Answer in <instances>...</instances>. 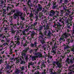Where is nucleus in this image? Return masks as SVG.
<instances>
[{
  "mask_svg": "<svg viewBox=\"0 0 74 74\" xmlns=\"http://www.w3.org/2000/svg\"><path fill=\"white\" fill-rule=\"evenodd\" d=\"M17 21L16 24H15L13 26V27L14 29H17L20 30L19 32H18V33H22L23 35H25V32L26 30L25 29L21 30L23 29V23L22 21H19V18H17Z\"/></svg>",
  "mask_w": 74,
  "mask_h": 74,
  "instance_id": "obj_1",
  "label": "nucleus"
},
{
  "mask_svg": "<svg viewBox=\"0 0 74 74\" xmlns=\"http://www.w3.org/2000/svg\"><path fill=\"white\" fill-rule=\"evenodd\" d=\"M45 38L42 37V39L40 40L41 44H42L43 45H45L46 44H49L51 45H53V42H54V40H53V41H49L47 42H45Z\"/></svg>",
  "mask_w": 74,
  "mask_h": 74,
  "instance_id": "obj_2",
  "label": "nucleus"
},
{
  "mask_svg": "<svg viewBox=\"0 0 74 74\" xmlns=\"http://www.w3.org/2000/svg\"><path fill=\"white\" fill-rule=\"evenodd\" d=\"M19 36V34H16V35L14 37V40H16V41H15V42H16V44L17 45H19V44H20V42L19 41L20 40V38Z\"/></svg>",
  "mask_w": 74,
  "mask_h": 74,
  "instance_id": "obj_3",
  "label": "nucleus"
},
{
  "mask_svg": "<svg viewBox=\"0 0 74 74\" xmlns=\"http://www.w3.org/2000/svg\"><path fill=\"white\" fill-rule=\"evenodd\" d=\"M64 46H65V47H64V49L65 50H67V49H69V48H70V49H71V51L72 52H73V54L74 55V45H72L71 47H70L69 45H66L65 44L64 45Z\"/></svg>",
  "mask_w": 74,
  "mask_h": 74,
  "instance_id": "obj_4",
  "label": "nucleus"
},
{
  "mask_svg": "<svg viewBox=\"0 0 74 74\" xmlns=\"http://www.w3.org/2000/svg\"><path fill=\"white\" fill-rule=\"evenodd\" d=\"M28 8H29L30 11H31V12H33L34 14L35 15H37L38 14L39 11L37 10H36L35 9L34 10L33 8H31L30 7H28Z\"/></svg>",
  "mask_w": 74,
  "mask_h": 74,
  "instance_id": "obj_5",
  "label": "nucleus"
},
{
  "mask_svg": "<svg viewBox=\"0 0 74 74\" xmlns=\"http://www.w3.org/2000/svg\"><path fill=\"white\" fill-rule=\"evenodd\" d=\"M21 40H22V42H23V41H25V43L24 44L23 43H22V44L24 47H26V46H27V45L29 44V41L26 40V39H25V37L22 38Z\"/></svg>",
  "mask_w": 74,
  "mask_h": 74,
  "instance_id": "obj_6",
  "label": "nucleus"
},
{
  "mask_svg": "<svg viewBox=\"0 0 74 74\" xmlns=\"http://www.w3.org/2000/svg\"><path fill=\"white\" fill-rule=\"evenodd\" d=\"M44 32L43 33L44 35H47L48 36H50L51 35V30L49 29L48 30H44Z\"/></svg>",
  "mask_w": 74,
  "mask_h": 74,
  "instance_id": "obj_7",
  "label": "nucleus"
},
{
  "mask_svg": "<svg viewBox=\"0 0 74 74\" xmlns=\"http://www.w3.org/2000/svg\"><path fill=\"white\" fill-rule=\"evenodd\" d=\"M37 44H38V43L37 42H34V43H31L30 44V46L32 48H38V47H39V46H37Z\"/></svg>",
  "mask_w": 74,
  "mask_h": 74,
  "instance_id": "obj_8",
  "label": "nucleus"
},
{
  "mask_svg": "<svg viewBox=\"0 0 74 74\" xmlns=\"http://www.w3.org/2000/svg\"><path fill=\"white\" fill-rule=\"evenodd\" d=\"M44 27V26H42V25H40L39 27V34H40V37H42L43 36V35L42 34V31L41 30H42V28Z\"/></svg>",
  "mask_w": 74,
  "mask_h": 74,
  "instance_id": "obj_9",
  "label": "nucleus"
},
{
  "mask_svg": "<svg viewBox=\"0 0 74 74\" xmlns=\"http://www.w3.org/2000/svg\"><path fill=\"white\" fill-rule=\"evenodd\" d=\"M50 13L49 14V16H55V14L56 13V11L54 10H51L50 12Z\"/></svg>",
  "mask_w": 74,
  "mask_h": 74,
  "instance_id": "obj_10",
  "label": "nucleus"
},
{
  "mask_svg": "<svg viewBox=\"0 0 74 74\" xmlns=\"http://www.w3.org/2000/svg\"><path fill=\"white\" fill-rule=\"evenodd\" d=\"M42 15L41 14H37L35 15L34 16V18L35 19V21H38V19L39 18H41L42 17Z\"/></svg>",
  "mask_w": 74,
  "mask_h": 74,
  "instance_id": "obj_11",
  "label": "nucleus"
},
{
  "mask_svg": "<svg viewBox=\"0 0 74 74\" xmlns=\"http://www.w3.org/2000/svg\"><path fill=\"white\" fill-rule=\"evenodd\" d=\"M0 8L1 9V8L2 10H3V12L2 14V16H4V15L6 14V10L5 9H3V5H0Z\"/></svg>",
  "mask_w": 74,
  "mask_h": 74,
  "instance_id": "obj_12",
  "label": "nucleus"
},
{
  "mask_svg": "<svg viewBox=\"0 0 74 74\" xmlns=\"http://www.w3.org/2000/svg\"><path fill=\"white\" fill-rule=\"evenodd\" d=\"M21 55L22 56H23V58H24L26 60H27L28 59V58H29V56H28L25 53H22L21 54Z\"/></svg>",
  "mask_w": 74,
  "mask_h": 74,
  "instance_id": "obj_13",
  "label": "nucleus"
},
{
  "mask_svg": "<svg viewBox=\"0 0 74 74\" xmlns=\"http://www.w3.org/2000/svg\"><path fill=\"white\" fill-rule=\"evenodd\" d=\"M12 45H10L9 47L10 51L11 53H13L14 52H12V49L11 48H16V47L14 45V43H12Z\"/></svg>",
  "mask_w": 74,
  "mask_h": 74,
  "instance_id": "obj_14",
  "label": "nucleus"
},
{
  "mask_svg": "<svg viewBox=\"0 0 74 74\" xmlns=\"http://www.w3.org/2000/svg\"><path fill=\"white\" fill-rule=\"evenodd\" d=\"M34 54L35 56L37 57V58H41V57L42 56V54L40 53H35Z\"/></svg>",
  "mask_w": 74,
  "mask_h": 74,
  "instance_id": "obj_15",
  "label": "nucleus"
},
{
  "mask_svg": "<svg viewBox=\"0 0 74 74\" xmlns=\"http://www.w3.org/2000/svg\"><path fill=\"white\" fill-rule=\"evenodd\" d=\"M73 55H69V56H68L69 58H67L66 60V62L68 63H69V61L70 60V58H71H71H73Z\"/></svg>",
  "mask_w": 74,
  "mask_h": 74,
  "instance_id": "obj_16",
  "label": "nucleus"
},
{
  "mask_svg": "<svg viewBox=\"0 0 74 74\" xmlns=\"http://www.w3.org/2000/svg\"><path fill=\"white\" fill-rule=\"evenodd\" d=\"M38 7L37 8V10L39 12L41 11L42 10V7L40 4H38Z\"/></svg>",
  "mask_w": 74,
  "mask_h": 74,
  "instance_id": "obj_17",
  "label": "nucleus"
},
{
  "mask_svg": "<svg viewBox=\"0 0 74 74\" xmlns=\"http://www.w3.org/2000/svg\"><path fill=\"white\" fill-rule=\"evenodd\" d=\"M70 61L68 62V63L69 64H73L74 63V58H73V59L72 58L70 59Z\"/></svg>",
  "mask_w": 74,
  "mask_h": 74,
  "instance_id": "obj_18",
  "label": "nucleus"
},
{
  "mask_svg": "<svg viewBox=\"0 0 74 74\" xmlns=\"http://www.w3.org/2000/svg\"><path fill=\"white\" fill-rule=\"evenodd\" d=\"M62 26V25L60 23L58 22L57 23V27L59 30H61V27Z\"/></svg>",
  "mask_w": 74,
  "mask_h": 74,
  "instance_id": "obj_19",
  "label": "nucleus"
},
{
  "mask_svg": "<svg viewBox=\"0 0 74 74\" xmlns=\"http://www.w3.org/2000/svg\"><path fill=\"white\" fill-rule=\"evenodd\" d=\"M45 61L42 62H41V65L40 68L42 69L43 67H45Z\"/></svg>",
  "mask_w": 74,
  "mask_h": 74,
  "instance_id": "obj_20",
  "label": "nucleus"
},
{
  "mask_svg": "<svg viewBox=\"0 0 74 74\" xmlns=\"http://www.w3.org/2000/svg\"><path fill=\"white\" fill-rule=\"evenodd\" d=\"M61 7H62L63 10L65 11V10H67V7L66 5H64V3H62L61 5Z\"/></svg>",
  "mask_w": 74,
  "mask_h": 74,
  "instance_id": "obj_21",
  "label": "nucleus"
},
{
  "mask_svg": "<svg viewBox=\"0 0 74 74\" xmlns=\"http://www.w3.org/2000/svg\"><path fill=\"white\" fill-rule=\"evenodd\" d=\"M44 27V30H48L49 28V24H47L46 26H45V25H43Z\"/></svg>",
  "mask_w": 74,
  "mask_h": 74,
  "instance_id": "obj_22",
  "label": "nucleus"
},
{
  "mask_svg": "<svg viewBox=\"0 0 74 74\" xmlns=\"http://www.w3.org/2000/svg\"><path fill=\"white\" fill-rule=\"evenodd\" d=\"M16 13L18 16H22L23 15V13L19 11L16 12Z\"/></svg>",
  "mask_w": 74,
  "mask_h": 74,
  "instance_id": "obj_23",
  "label": "nucleus"
},
{
  "mask_svg": "<svg viewBox=\"0 0 74 74\" xmlns=\"http://www.w3.org/2000/svg\"><path fill=\"white\" fill-rule=\"evenodd\" d=\"M54 46H53L52 48V50H56V48H58V46H57V43H54Z\"/></svg>",
  "mask_w": 74,
  "mask_h": 74,
  "instance_id": "obj_24",
  "label": "nucleus"
},
{
  "mask_svg": "<svg viewBox=\"0 0 74 74\" xmlns=\"http://www.w3.org/2000/svg\"><path fill=\"white\" fill-rule=\"evenodd\" d=\"M13 17L14 19H16L17 18V17H18V15L16 14V13H14V14L13 15Z\"/></svg>",
  "mask_w": 74,
  "mask_h": 74,
  "instance_id": "obj_25",
  "label": "nucleus"
},
{
  "mask_svg": "<svg viewBox=\"0 0 74 74\" xmlns=\"http://www.w3.org/2000/svg\"><path fill=\"white\" fill-rule=\"evenodd\" d=\"M11 8H12L11 7V5L8 4L7 7H6V9H5V10L7 11H8L9 10L8 9H11Z\"/></svg>",
  "mask_w": 74,
  "mask_h": 74,
  "instance_id": "obj_26",
  "label": "nucleus"
},
{
  "mask_svg": "<svg viewBox=\"0 0 74 74\" xmlns=\"http://www.w3.org/2000/svg\"><path fill=\"white\" fill-rule=\"evenodd\" d=\"M25 1L27 2V5H29V3H31V2L33 1V0H25Z\"/></svg>",
  "mask_w": 74,
  "mask_h": 74,
  "instance_id": "obj_27",
  "label": "nucleus"
},
{
  "mask_svg": "<svg viewBox=\"0 0 74 74\" xmlns=\"http://www.w3.org/2000/svg\"><path fill=\"white\" fill-rule=\"evenodd\" d=\"M56 50H52H52L51 51V54L52 55H54L55 54H56Z\"/></svg>",
  "mask_w": 74,
  "mask_h": 74,
  "instance_id": "obj_28",
  "label": "nucleus"
},
{
  "mask_svg": "<svg viewBox=\"0 0 74 74\" xmlns=\"http://www.w3.org/2000/svg\"><path fill=\"white\" fill-rule=\"evenodd\" d=\"M20 72L21 71H20L19 70H18V69H16L15 71V74H19V73H20Z\"/></svg>",
  "mask_w": 74,
  "mask_h": 74,
  "instance_id": "obj_29",
  "label": "nucleus"
},
{
  "mask_svg": "<svg viewBox=\"0 0 74 74\" xmlns=\"http://www.w3.org/2000/svg\"><path fill=\"white\" fill-rule=\"evenodd\" d=\"M57 66L58 67L59 69L61 68V64L59 62H57Z\"/></svg>",
  "mask_w": 74,
  "mask_h": 74,
  "instance_id": "obj_30",
  "label": "nucleus"
},
{
  "mask_svg": "<svg viewBox=\"0 0 74 74\" xmlns=\"http://www.w3.org/2000/svg\"><path fill=\"white\" fill-rule=\"evenodd\" d=\"M38 23V21L37 20H35V22H34V24L33 25H31L32 26H36L37 25V23Z\"/></svg>",
  "mask_w": 74,
  "mask_h": 74,
  "instance_id": "obj_31",
  "label": "nucleus"
},
{
  "mask_svg": "<svg viewBox=\"0 0 74 74\" xmlns=\"http://www.w3.org/2000/svg\"><path fill=\"white\" fill-rule=\"evenodd\" d=\"M29 7H28L27 8L26 7H25L23 9V10L24 11H25V12H27V10H29V9L30 10V8H28Z\"/></svg>",
  "mask_w": 74,
  "mask_h": 74,
  "instance_id": "obj_32",
  "label": "nucleus"
},
{
  "mask_svg": "<svg viewBox=\"0 0 74 74\" xmlns=\"http://www.w3.org/2000/svg\"><path fill=\"white\" fill-rule=\"evenodd\" d=\"M28 64H29V66H33L34 65V63L32 62H30Z\"/></svg>",
  "mask_w": 74,
  "mask_h": 74,
  "instance_id": "obj_33",
  "label": "nucleus"
},
{
  "mask_svg": "<svg viewBox=\"0 0 74 74\" xmlns=\"http://www.w3.org/2000/svg\"><path fill=\"white\" fill-rule=\"evenodd\" d=\"M0 38H1V39L3 38V40H4V38H6V37L5 36H3V34H0Z\"/></svg>",
  "mask_w": 74,
  "mask_h": 74,
  "instance_id": "obj_34",
  "label": "nucleus"
},
{
  "mask_svg": "<svg viewBox=\"0 0 74 74\" xmlns=\"http://www.w3.org/2000/svg\"><path fill=\"white\" fill-rule=\"evenodd\" d=\"M15 10L13 9L12 10V11H11V12L9 14L10 15H11V14H12L13 13H15Z\"/></svg>",
  "mask_w": 74,
  "mask_h": 74,
  "instance_id": "obj_35",
  "label": "nucleus"
},
{
  "mask_svg": "<svg viewBox=\"0 0 74 74\" xmlns=\"http://www.w3.org/2000/svg\"><path fill=\"white\" fill-rule=\"evenodd\" d=\"M68 42L69 43L70 42H73V39H68Z\"/></svg>",
  "mask_w": 74,
  "mask_h": 74,
  "instance_id": "obj_36",
  "label": "nucleus"
},
{
  "mask_svg": "<svg viewBox=\"0 0 74 74\" xmlns=\"http://www.w3.org/2000/svg\"><path fill=\"white\" fill-rule=\"evenodd\" d=\"M5 68L6 69H11V66L9 65H8Z\"/></svg>",
  "mask_w": 74,
  "mask_h": 74,
  "instance_id": "obj_37",
  "label": "nucleus"
},
{
  "mask_svg": "<svg viewBox=\"0 0 74 74\" xmlns=\"http://www.w3.org/2000/svg\"><path fill=\"white\" fill-rule=\"evenodd\" d=\"M31 59L32 60V61L35 60H36V56H33L32 57Z\"/></svg>",
  "mask_w": 74,
  "mask_h": 74,
  "instance_id": "obj_38",
  "label": "nucleus"
},
{
  "mask_svg": "<svg viewBox=\"0 0 74 74\" xmlns=\"http://www.w3.org/2000/svg\"><path fill=\"white\" fill-rule=\"evenodd\" d=\"M72 73H74V71L71 69L69 70V71L68 73L69 74H72Z\"/></svg>",
  "mask_w": 74,
  "mask_h": 74,
  "instance_id": "obj_39",
  "label": "nucleus"
},
{
  "mask_svg": "<svg viewBox=\"0 0 74 74\" xmlns=\"http://www.w3.org/2000/svg\"><path fill=\"white\" fill-rule=\"evenodd\" d=\"M63 19L62 18H60L59 20V22H61L62 23H64V22L63 21Z\"/></svg>",
  "mask_w": 74,
  "mask_h": 74,
  "instance_id": "obj_40",
  "label": "nucleus"
},
{
  "mask_svg": "<svg viewBox=\"0 0 74 74\" xmlns=\"http://www.w3.org/2000/svg\"><path fill=\"white\" fill-rule=\"evenodd\" d=\"M34 32H31L30 35H31V37H34Z\"/></svg>",
  "mask_w": 74,
  "mask_h": 74,
  "instance_id": "obj_41",
  "label": "nucleus"
},
{
  "mask_svg": "<svg viewBox=\"0 0 74 74\" xmlns=\"http://www.w3.org/2000/svg\"><path fill=\"white\" fill-rule=\"evenodd\" d=\"M38 2H38V0H34L33 3L34 4H38Z\"/></svg>",
  "mask_w": 74,
  "mask_h": 74,
  "instance_id": "obj_42",
  "label": "nucleus"
},
{
  "mask_svg": "<svg viewBox=\"0 0 74 74\" xmlns=\"http://www.w3.org/2000/svg\"><path fill=\"white\" fill-rule=\"evenodd\" d=\"M28 14H29V17L30 18H32V17H33V13H32V12H31V13H28Z\"/></svg>",
  "mask_w": 74,
  "mask_h": 74,
  "instance_id": "obj_43",
  "label": "nucleus"
},
{
  "mask_svg": "<svg viewBox=\"0 0 74 74\" xmlns=\"http://www.w3.org/2000/svg\"><path fill=\"white\" fill-rule=\"evenodd\" d=\"M29 5V7H33L34 6V4L33 3H29V5Z\"/></svg>",
  "mask_w": 74,
  "mask_h": 74,
  "instance_id": "obj_44",
  "label": "nucleus"
},
{
  "mask_svg": "<svg viewBox=\"0 0 74 74\" xmlns=\"http://www.w3.org/2000/svg\"><path fill=\"white\" fill-rule=\"evenodd\" d=\"M38 47H38L37 48V49H34V51L35 52H37L38 50V48H40V45H39L38 46Z\"/></svg>",
  "mask_w": 74,
  "mask_h": 74,
  "instance_id": "obj_45",
  "label": "nucleus"
},
{
  "mask_svg": "<svg viewBox=\"0 0 74 74\" xmlns=\"http://www.w3.org/2000/svg\"><path fill=\"white\" fill-rule=\"evenodd\" d=\"M0 52L2 54H4V51L2 50V49H0Z\"/></svg>",
  "mask_w": 74,
  "mask_h": 74,
  "instance_id": "obj_46",
  "label": "nucleus"
},
{
  "mask_svg": "<svg viewBox=\"0 0 74 74\" xmlns=\"http://www.w3.org/2000/svg\"><path fill=\"white\" fill-rule=\"evenodd\" d=\"M57 8V5H56V6L53 5L52 7V8L53 9H56Z\"/></svg>",
  "mask_w": 74,
  "mask_h": 74,
  "instance_id": "obj_47",
  "label": "nucleus"
},
{
  "mask_svg": "<svg viewBox=\"0 0 74 74\" xmlns=\"http://www.w3.org/2000/svg\"><path fill=\"white\" fill-rule=\"evenodd\" d=\"M15 31L14 30H12L11 31L12 34H15Z\"/></svg>",
  "mask_w": 74,
  "mask_h": 74,
  "instance_id": "obj_48",
  "label": "nucleus"
},
{
  "mask_svg": "<svg viewBox=\"0 0 74 74\" xmlns=\"http://www.w3.org/2000/svg\"><path fill=\"white\" fill-rule=\"evenodd\" d=\"M0 1L1 2V5H3L4 4V2L3 1H2L1 0H0Z\"/></svg>",
  "mask_w": 74,
  "mask_h": 74,
  "instance_id": "obj_49",
  "label": "nucleus"
},
{
  "mask_svg": "<svg viewBox=\"0 0 74 74\" xmlns=\"http://www.w3.org/2000/svg\"><path fill=\"white\" fill-rule=\"evenodd\" d=\"M41 73L39 72L38 71H36L35 72L34 74H40Z\"/></svg>",
  "mask_w": 74,
  "mask_h": 74,
  "instance_id": "obj_50",
  "label": "nucleus"
},
{
  "mask_svg": "<svg viewBox=\"0 0 74 74\" xmlns=\"http://www.w3.org/2000/svg\"><path fill=\"white\" fill-rule=\"evenodd\" d=\"M20 64H25V62L23 61H21Z\"/></svg>",
  "mask_w": 74,
  "mask_h": 74,
  "instance_id": "obj_51",
  "label": "nucleus"
},
{
  "mask_svg": "<svg viewBox=\"0 0 74 74\" xmlns=\"http://www.w3.org/2000/svg\"><path fill=\"white\" fill-rule=\"evenodd\" d=\"M6 42L5 43H4V44H7V42H8L9 43V42L10 41V40L9 39H7L6 40Z\"/></svg>",
  "mask_w": 74,
  "mask_h": 74,
  "instance_id": "obj_52",
  "label": "nucleus"
},
{
  "mask_svg": "<svg viewBox=\"0 0 74 74\" xmlns=\"http://www.w3.org/2000/svg\"><path fill=\"white\" fill-rule=\"evenodd\" d=\"M61 69H59L58 70V74H60V73H61Z\"/></svg>",
  "mask_w": 74,
  "mask_h": 74,
  "instance_id": "obj_53",
  "label": "nucleus"
},
{
  "mask_svg": "<svg viewBox=\"0 0 74 74\" xmlns=\"http://www.w3.org/2000/svg\"><path fill=\"white\" fill-rule=\"evenodd\" d=\"M42 62H43V61H41L40 60L38 62V63H37V64L38 65H40V63H41H41H42Z\"/></svg>",
  "mask_w": 74,
  "mask_h": 74,
  "instance_id": "obj_54",
  "label": "nucleus"
},
{
  "mask_svg": "<svg viewBox=\"0 0 74 74\" xmlns=\"http://www.w3.org/2000/svg\"><path fill=\"white\" fill-rule=\"evenodd\" d=\"M64 4H67L68 3V0H64Z\"/></svg>",
  "mask_w": 74,
  "mask_h": 74,
  "instance_id": "obj_55",
  "label": "nucleus"
},
{
  "mask_svg": "<svg viewBox=\"0 0 74 74\" xmlns=\"http://www.w3.org/2000/svg\"><path fill=\"white\" fill-rule=\"evenodd\" d=\"M41 73L40 74H45V73H45V70H44L43 71L42 73Z\"/></svg>",
  "mask_w": 74,
  "mask_h": 74,
  "instance_id": "obj_56",
  "label": "nucleus"
},
{
  "mask_svg": "<svg viewBox=\"0 0 74 74\" xmlns=\"http://www.w3.org/2000/svg\"><path fill=\"white\" fill-rule=\"evenodd\" d=\"M24 67H25L24 66L21 67V68H20L21 70H25Z\"/></svg>",
  "mask_w": 74,
  "mask_h": 74,
  "instance_id": "obj_57",
  "label": "nucleus"
},
{
  "mask_svg": "<svg viewBox=\"0 0 74 74\" xmlns=\"http://www.w3.org/2000/svg\"><path fill=\"white\" fill-rule=\"evenodd\" d=\"M21 18L22 21H24V20H25V18H23L22 16H21Z\"/></svg>",
  "mask_w": 74,
  "mask_h": 74,
  "instance_id": "obj_58",
  "label": "nucleus"
},
{
  "mask_svg": "<svg viewBox=\"0 0 74 74\" xmlns=\"http://www.w3.org/2000/svg\"><path fill=\"white\" fill-rule=\"evenodd\" d=\"M4 8H7V6H6V4H5L4 5V6H3V9H4Z\"/></svg>",
  "mask_w": 74,
  "mask_h": 74,
  "instance_id": "obj_59",
  "label": "nucleus"
},
{
  "mask_svg": "<svg viewBox=\"0 0 74 74\" xmlns=\"http://www.w3.org/2000/svg\"><path fill=\"white\" fill-rule=\"evenodd\" d=\"M56 2H53V5L54 6L57 5H56Z\"/></svg>",
  "mask_w": 74,
  "mask_h": 74,
  "instance_id": "obj_60",
  "label": "nucleus"
},
{
  "mask_svg": "<svg viewBox=\"0 0 74 74\" xmlns=\"http://www.w3.org/2000/svg\"><path fill=\"white\" fill-rule=\"evenodd\" d=\"M48 58L49 59H52V56H48Z\"/></svg>",
  "mask_w": 74,
  "mask_h": 74,
  "instance_id": "obj_61",
  "label": "nucleus"
},
{
  "mask_svg": "<svg viewBox=\"0 0 74 74\" xmlns=\"http://www.w3.org/2000/svg\"><path fill=\"white\" fill-rule=\"evenodd\" d=\"M73 31V34H74V24H73V30H72Z\"/></svg>",
  "mask_w": 74,
  "mask_h": 74,
  "instance_id": "obj_62",
  "label": "nucleus"
},
{
  "mask_svg": "<svg viewBox=\"0 0 74 74\" xmlns=\"http://www.w3.org/2000/svg\"><path fill=\"white\" fill-rule=\"evenodd\" d=\"M8 30V27H5V28H4V30L5 31L6 30Z\"/></svg>",
  "mask_w": 74,
  "mask_h": 74,
  "instance_id": "obj_63",
  "label": "nucleus"
},
{
  "mask_svg": "<svg viewBox=\"0 0 74 74\" xmlns=\"http://www.w3.org/2000/svg\"><path fill=\"white\" fill-rule=\"evenodd\" d=\"M19 59L16 60V63H19Z\"/></svg>",
  "mask_w": 74,
  "mask_h": 74,
  "instance_id": "obj_64",
  "label": "nucleus"
}]
</instances>
